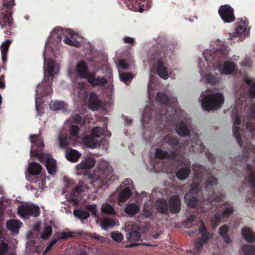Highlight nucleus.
I'll list each match as a JSON object with an SVG mask.
<instances>
[{
	"label": "nucleus",
	"mask_w": 255,
	"mask_h": 255,
	"mask_svg": "<svg viewBox=\"0 0 255 255\" xmlns=\"http://www.w3.org/2000/svg\"><path fill=\"white\" fill-rule=\"evenodd\" d=\"M202 107L204 110L209 112L220 108L224 103V97L221 93H211L206 95L202 93L200 95Z\"/></svg>",
	"instance_id": "obj_6"
},
{
	"label": "nucleus",
	"mask_w": 255,
	"mask_h": 255,
	"mask_svg": "<svg viewBox=\"0 0 255 255\" xmlns=\"http://www.w3.org/2000/svg\"><path fill=\"white\" fill-rule=\"evenodd\" d=\"M90 85L94 86L96 85H105L108 83V81H88Z\"/></svg>",
	"instance_id": "obj_61"
},
{
	"label": "nucleus",
	"mask_w": 255,
	"mask_h": 255,
	"mask_svg": "<svg viewBox=\"0 0 255 255\" xmlns=\"http://www.w3.org/2000/svg\"><path fill=\"white\" fill-rule=\"evenodd\" d=\"M172 71L166 66L163 61L158 57L153 56L150 59V78H154L157 75L163 79L166 80L170 77Z\"/></svg>",
	"instance_id": "obj_8"
},
{
	"label": "nucleus",
	"mask_w": 255,
	"mask_h": 255,
	"mask_svg": "<svg viewBox=\"0 0 255 255\" xmlns=\"http://www.w3.org/2000/svg\"><path fill=\"white\" fill-rule=\"evenodd\" d=\"M58 240H56V239H53L50 243L47 245L46 247L45 250L43 253V255H45L47 254L50 250L52 248V247L57 243Z\"/></svg>",
	"instance_id": "obj_59"
},
{
	"label": "nucleus",
	"mask_w": 255,
	"mask_h": 255,
	"mask_svg": "<svg viewBox=\"0 0 255 255\" xmlns=\"http://www.w3.org/2000/svg\"><path fill=\"white\" fill-rule=\"evenodd\" d=\"M248 94L251 98L254 99L255 98V82L251 84L248 90Z\"/></svg>",
	"instance_id": "obj_58"
},
{
	"label": "nucleus",
	"mask_w": 255,
	"mask_h": 255,
	"mask_svg": "<svg viewBox=\"0 0 255 255\" xmlns=\"http://www.w3.org/2000/svg\"><path fill=\"white\" fill-rule=\"evenodd\" d=\"M131 195V191L129 186L125 187L119 194L118 197V202L120 205L121 203L126 202L128 199L129 198Z\"/></svg>",
	"instance_id": "obj_32"
},
{
	"label": "nucleus",
	"mask_w": 255,
	"mask_h": 255,
	"mask_svg": "<svg viewBox=\"0 0 255 255\" xmlns=\"http://www.w3.org/2000/svg\"><path fill=\"white\" fill-rule=\"evenodd\" d=\"M44 63L43 68L45 76L52 78L53 76L58 74L59 71V65L54 60L51 59H46L45 52L43 53Z\"/></svg>",
	"instance_id": "obj_16"
},
{
	"label": "nucleus",
	"mask_w": 255,
	"mask_h": 255,
	"mask_svg": "<svg viewBox=\"0 0 255 255\" xmlns=\"http://www.w3.org/2000/svg\"><path fill=\"white\" fill-rule=\"evenodd\" d=\"M234 212V208L233 207H229L226 208L223 211L221 215L222 218H228L230 217Z\"/></svg>",
	"instance_id": "obj_53"
},
{
	"label": "nucleus",
	"mask_w": 255,
	"mask_h": 255,
	"mask_svg": "<svg viewBox=\"0 0 255 255\" xmlns=\"http://www.w3.org/2000/svg\"><path fill=\"white\" fill-rule=\"evenodd\" d=\"M11 41L6 40L3 42L0 46L1 59L3 63L7 61L6 55Z\"/></svg>",
	"instance_id": "obj_38"
},
{
	"label": "nucleus",
	"mask_w": 255,
	"mask_h": 255,
	"mask_svg": "<svg viewBox=\"0 0 255 255\" xmlns=\"http://www.w3.org/2000/svg\"><path fill=\"white\" fill-rule=\"evenodd\" d=\"M174 128L176 133L181 136L185 137L190 134L189 128L183 121L177 122Z\"/></svg>",
	"instance_id": "obj_22"
},
{
	"label": "nucleus",
	"mask_w": 255,
	"mask_h": 255,
	"mask_svg": "<svg viewBox=\"0 0 255 255\" xmlns=\"http://www.w3.org/2000/svg\"><path fill=\"white\" fill-rule=\"evenodd\" d=\"M217 178L210 175L207 177L205 182V185L204 186L205 190L211 192L212 195L210 199V202L211 205H214V202L222 201L225 197L221 192H218L216 193L213 190V186L217 184Z\"/></svg>",
	"instance_id": "obj_11"
},
{
	"label": "nucleus",
	"mask_w": 255,
	"mask_h": 255,
	"mask_svg": "<svg viewBox=\"0 0 255 255\" xmlns=\"http://www.w3.org/2000/svg\"><path fill=\"white\" fill-rule=\"evenodd\" d=\"M129 239L132 241H140L141 238V233L139 231H132L129 233Z\"/></svg>",
	"instance_id": "obj_49"
},
{
	"label": "nucleus",
	"mask_w": 255,
	"mask_h": 255,
	"mask_svg": "<svg viewBox=\"0 0 255 255\" xmlns=\"http://www.w3.org/2000/svg\"><path fill=\"white\" fill-rule=\"evenodd\" d=\"M155 156L156 158L160 159H172L175 160H183L184 158V151H178L176 150L163 151L160 148L156 150Z\"/></svg>",
	"instance_id": "obj_15"
},
{
	"label": "nucleus",
	"mask_w": 255,
	"mask_h": 255,
	"mask_svg": "<svg viewBox=\"0 0 255 255\" xmlns=\"http://www.w3.org/2000/svg\"><path fill=\"white\" fill-rule=\"evenodd\" d=\"M102 212L105 214L114 215L115 211L112 205L109 204L103 205L101 208Z\"/></svg>",
	"instance_id": "obj_46"
},
{
	"label": "nucleus",
	"mask_w": 255,
	"mask_h": 255,
	"mask_svg": "<svg viewBox=\"0 0 255 255\" xmlns=\"http://www.w3.org/2000/svg\"><path fill=\"white\" fill-rule=\"evenodd\" d=\"M66 107V104L65 102L62 101H54L52 106L51 109L53 111H58L60 110H63L65 109Z\"/></svg>",
	"instance_id": "obj_44"
},
{
	"label": "nucleus",
	"mask_w": 255,
	"mask_h": 255,
	"mask_svg": "<svg viewBox=\"0 0 255 255\" xmlns=\"http://www.w3.org/2000/svg\"><path fill=\"white\" fill-rule=\"evenodd\" d=\"M235 117L236 119L233 126V133L239 145L243 147L244 144L240 135L241 120L239 114L236 113Z\"/></svg>",
	"instance_id": "obj_18"
},
{
	"label": "nucleus",
	"mask_w": 255,
	"mask_h": 255,
	"mask_svg": "<svg viewBox=\"0 0 255 255\" xmlns=\"http://www.w3.org/2000/svg\"><path fill=\"white\" fill-rule=\"evenodd\" d=\"M152 213L151 211L145 209L143 210V215L145 218H149L152 216Z\"/></svg>",
	"instance_id": "obj_63"
},
{
	"label": "nucleus",
	"mask_w": 255,
	"mask_h": 255,
	"mask_svg": "<svg viewBox=\"0 0 255 255\" xmlns=\"http://www.w3.org/2000/svg\"><path fill=\"white\" fill-rule=\"evenodd\" d=\"M235 69V65L234 63L231 62L226 61L221 66L220 65L219 68V71L222 73L230 74Z\"/></svg>",
	"instance_id": "obj_33"
},
{
	"label": "nucleus",
	"mask_w": 255,
	"mask_h": 255,
	"mask_svg": "<svg viewBox=\"0 0 255 255\" xmlns=\"http://www.w3.org/2000/svg\"><path fill=\"white\" fill-rule=\"evenodd\" d=\"M79 127L76 125H72L69 128V131L72 136H78L79 135Z\"/></svg>",
	"instance_id": "obj_55"
},
{
	"label": "nucleus",
	"mask_w": 255,
	"mask_h": 255,
	"mask_svg": "<svg viewBox=\"0 0 255 255\" xmlns=\"http://www.w3.org/2000/svg\"><path fill=\"white\" fill-rule=\"evenodd\" d=\"M229 228L228 225H223L219 229V234L223 239L224 242L227 244L232 243V240L228 235Z\"/></svg>",
	"instance_id": "obj_28"
},
{
	"label": "nucleus",
	"mask_w": 255,
	"mask_h": 255,
	"mask_svg": "<svg viewBox=\"0 0 255 255\" xmlns=\"http://www.w3.org/2000/svg\"><path fill=\"white\" fill-rule=\"evenodd\" d=\"M95 163L96 160L94 158L88 157L78 164L77 168L78 169L90 170L95 166Z\"/></svg>",
	"instance_id": "obj_26"
},
{
	"label": "nucleus",
	"mask_w": 255,
	"mask_h": 255,
	"mask_svg": "<svg viewBox=\"0 0 255 255\" xmlns=\"http://www.w3.org/2000/svg\"><path fill=\"white\" fill-rule=\"evenodd\" d=\"M219 13L225 22L230 23L235 19L233 9L227 4L222 5L220 7L219 9Z\"/></svg>",
	"instance_id": "obj_17"
},
{
	"label": "nucleus",
	"mask_w": 255,
	"mask_h": 255,
	"mask_svg": "<svg viewBox=\"0 0 255 255\" xmlns=\"http://www.w3.org/2000/svg\"><path fill=\"white\" fill-rule=\"evenodd\" d=\"M52 234V228L50 226H46L43 232L41 234V238L44 240L47 239Z\"/></svg>",
	"instance_id": "obj_47"
},
{
	"label": "nucleus",
	"mask_w": 255,
	"mask_h": 255,
	"mask_svg": "<svg viewBox=\"0 0 255 255\" xmlns=\"http://www.w3.org/2000/svg\"><path fill=\"white\" fill-rule=\"evenodd\" d=\"M65 155L67 159L71 162H76L81 156V154L77 150L72 148H68L65 152Z\"/></svg>",
	"instance_id": "obj_25"
},
{
	"label": "nucleus",
	"mask_w": 255,
	"mask_h": 255,
	"mask_svg": "<svg viewBox=\"0 0 255 255\" xmlns=\"http://www.w3.org/2000/svg\"><path fill=\"white\" fill-rule=\"evenodd\" d=\"M119 73L120 80H130L134 78V75L130 73L126 72L121 73L120 71Z\"/></svg>",
	"instance_id": "obj_54"
},
{
	"label": "nucleus",
	"mask_w": 255,
	"mask_h": 255,
	"mask_svg": "<svg viewBox=\"0 0 255 255\" xmlns=\"http://www.w3.org/2000/svg\"><path fill=\"white\" fill-rule=\"evenodd\" d=\"M17 214L22 218L28 219L30 217H37L40 214L39 207L33 204L25 203L20 205Z\"/></svg>",
	"instance_id": "obj_12"
},
{
	"label": "nucleus",
	"mask_w": 255,
	"mask_h": 255,
	"mask_svg": "<svg viewBox=\"0 0 255 255\" xmlns=\"http://www.w3.org/2000/svg\"><path fill=\"white\" fill-rule=\"evenodd\" d=\"M88 211L91 213L92 216L94 218L98 217L97 214V208L96 204L89 205L87 207Z\"/></svg>",
	"instance_id": "obj_52"
},
{
	"label": "nucleus",
	"mask_w": 255,
	"mask_h": 255,
	"mask_svg": "<svg viewBox=\"0 0 255 255\" xmlns=\"http://www.w3.org/2000/svg\"><path fill=\"white\" fill-rule=\"evenodd\" d=\"M221 215L220 213L215 214L211 220L212 228L213 230L216 229L221 221Z\"/></svg>",
	"instance_id": "obj_43"
},
{
	"label": "nucleus",
	"mask_w": 255,
	"mask_h": 255,
	"mask_svg": "<svg viewBox=\"0 0 255 255\" xmlns=\"http://www.w3.org/2000/svg\"><path fill=\"white\" fill-rule=\"evenodd\" d=\"M103 129L100 127H96L93 128L91 134L95 137H100L103 133Z\"/></svg>",
	"instance_id": "obj_51"
},
{
	"label": "nucleus",
	"mask_w": 255,
	"mask_h": 255,
	"mask_svg": "<svg viewBox=\"0 0 255 255\" xmlns=\"http://www.w3.org/2000/svg\"><path fill=\"white\" fill-rule=\"evenodd\" d=\"M83 141L87 147L91 148L96 147L99 144L98 140L92 134L91 135H86L83 139Z\"/></svg>",
	"instance_id": "obj_35"
},
{
	"label": "nucleus",
	"mask_w": 255,
	"mask_h": 255,
	"mask_svg": "<svg viewBox=\"0 0 255 255\" xmlns=\"http://www.w3.org/2000/svg\"><path fill=\"white\" fill-rule=\"evenodd\" d=\"M124 41L126 43H133L134 40L131 37H125L124 38Z\"/></svg>",
	"instance_id": "obj_64"
},
{
	"label": "nucleus",
	"mask_w": 255,
	"mask_h": 255,
	"mask_svg": "<svg viewBox=\"0 0 255 255\" xmlns=\"http://www.w3.org/2000/svg\"><path fill=\"white\" fill-rule=\"evenodd\" d=\"M13 19L11 12L2 14L0 16V25L2 27H10L12 24Z\"/></svg>",
	"instance_id": "obj_29"
},
{
	"label": "nucleus",
	"mask_w": 255,
	"mask_h": 255,
	"mask_svg": "<svg viewBox=\"0 0 255 255\" xmlns=\"http://www.w3.org/2000/svg\"><path fill=\"white\" fill-rule=\"evenodd\" d=\"M248 23L247 21L239 22L235 29V32L229 34L230 39L234 42L242 41L248 35Z\"/></svg>",
	"instance_id": "obj_13"
},
{
	"label": "nucleus",
	"mask_w": 255,
	"mask_h": 255,
	"mask_svg": "<svg viewBox=\"0 0 255 255\" xmlns=\"http://www.w3.org/2000/svg\"><path fill=\"white\" fill-rule=\"evenodd\" d=\"M73 214L75 217L82 220L87 219L90 216L89 212L79 209H75Z\"/></svg>",
	"instance_id": "obj_40"
},
{
	"label": "nucleus",
	"mask_w": 255,
	"mask_h": 255,
	"mask_svg": "<svg viewBox=\"0 0 255 255\" xmlns=\"http://www.w3.org/2000/svg\"><path fill=\"white\" fill-rule=\"evenodd\" d=\"M190 137L191 138L190 141L179 143V140L177 136H173L170 134H168L164 137L163 141L172 147L171 150H176L179 152L183 150L184 154L187 146H189V150L190 151L195 153L205 151V146L199 140V136L198 134H195L193 137L190 136Z\"/></svg>",
	"instance_id": "obj_4"
},
{
	"label": "nucleus",
	"mask_w": 255,
	"mask_h": 255,
	"mask_svg": "<svg viewBox=\"0 0 255 255\" xmlns=\"http://www.w3.org/2000/svg\"><path fill=\"white\" fill-rule=\"evenodd\" d=\"M254 146L253 145H250V147L248 146L244 147L243 154L244 156L247 157H249L250 155V150H252Z\"/></svg>",
	"instance_id": "obj_62"
},
{
	"label": "nucleus",
	"mask_w": 255,
	"mask_h": 255,
	"mask_svg": "<svg viewBox=\"0 0 255 255\" xmlns=\"http://www.w3.org/2000/svg\"><path fill=\"white\" fill-rule=\"evenodd\" d=\"M117 178V176L113 174V168L109 163L103 161L99 163L92 174L91 184L95 188L105 189Z\"/></svg>",
	"instance_id": "obj_3"
},
{
	"label": "nucleus",
	"mask_w": 255,
	"mask_h": 255,
	"mask_svg": "<svg viewBox=\"0 0 255 255\" xmlns=\"http://www.w3.org/2000/svg\"><path fill=\"white\" fill-rule=\"evenodd\" d=\"M101 106V102L98 98L95 92H91L89 94L88 99V106L92 110H96L100 108Z\"/></svg>",
	"instance_id": "obj_24"
},
{
	"label": "nucleus",
	"mask_w": 255,
	"mask_h": 255,
	"mask_svg": "<svg viewBox=\"0 0 255 255\" xmlns=\"http://www.w3.org/2000/svg\"><path fill=\"white\" fill-rule=\"evenodd\" d=\"M215 51L211 49H206L203 52L205 61L198 60V68L200 74L205 77L207 80H212L213 74L212 71L215 70L216 67L213 62Z\"/></svg>",
	"instance_id": "obj_7"
},
{
	"label": "nucleus",
	"mask_w": 255,
	"mask_h": 255,
	"mask_svg": "<svg viewBox=\"0 0 255 255\" xmlns=\"http://www.w3.org/2000/svg\"><path fill=\"white\" fill-rule=\"evenodd\" d=\"M42 170L41 166L38 163L31 162L29 164L28 170L29 174L33 175L39 174Z\"/></svg>",
	"instance_id": "obj_36"
},
{
	"label": "nucleus",
	"mask_w": 255,
	"mask_h": 255,
	"mask_svg": "<svg viewBox=\"0 0 255 255\" xmlns=\"http://www.w3.org/2000/svg\"><path fill=\"white\" fill-rule=\"evenodd\" d=\"M245 255H255V246L246 245L242 247Z\"/></svg>",
	"instance_id": "obj_45"
},
{
	"label": "nucleus",
	"mask_w": 255,
	"mask_h": 255,
	"mask_svg": "<svg viewBox=\"0 0 255 255\" xmlns=\"http://www.w3.org/2000/svg\"><path fill=\"white\" fill-rule=\"evenodd\" d=\"M247 167L249 171L248 183L250 187L253 190L252 198L250 199L252 200L255 198V172L253 165L248 164Z\"/></svg>",
	"instance_id": "obj_21"
},
{
	"label": "nucleus",
	"mask_w": 255,
	"mask_h": 255,
	"mask_svg": "<svg viewBox=\"0 0 255 255\" xmlns=\"http://www.w3.org/2000/svg\"><path fill=\"white\" fill-rule=\"evenodd\" d=\"M139 210L138 206L135 203H130L127 205L125 211L128 215L133 216L136 214Z\"/></svg>",
	"instance_id": "obj_39"
},
{
	"label": "nucleus",
	"mask_w": 255,
	"mask_h": 255,
	"mask_svg": "<svg viewBox=\"0 0 255 255\" xmlns=\"http://www.w3.org/2000/svg\"><path fill=\"white\" fill-rule=\"evenodd\" d=\"M242 235L248 242L253 243L255 241V234L248 228H244L242 230Z\"/></svg>",
	"instance_id": "obj_34"
},
{
	"label": "nucleus",
	"mask_w": 255,
	"mask_h": 255,
	"mask_svg": "<svg viewBox=\"0 0 255 255\" xmlns=\"http://www.w3.org/2000/svg\"><path fill=\"white\" fill-rule=\"evenodd\" d=\"M73 122L77 124H83L85 121L82 116L78 114H75L73 117Z\"/></svg>",
	"instance_id": "obj_57"
},
{
	"label": "nucleus",
	"mask_w": 255,
	"mask_h": 255,
	"mask_svg": "<svg viewBox=\"0 0 255 255\" xmlns=\"http://www.w3.org/2000/svg\"><path fill=\"white\" fill-rule=\"evenodd\" d=\"M72 139L70 136H67L62 134L59 135V145L61 148H65L68 146L72 143Z\"/></svg>",
	"instance_id": "obj_37"
},
{
	"label": "nucleus",
	"mask_w": 255,
	"mask_h": 255,
	"mask_svg": "<svg viewBox=\"0 0 255 255\" xmlns=\"http://www.w3.org/2000/svg\"><path fill=\"white\" fill-rule=\"evenodd\" d=\"M101 224L102 228L107 230L109 228H111L115 226V222L111 218H105L102 220Z\"/></svg>",
	"instance_id": "obj_41"
},
{
	"label": "nucleus",
	"mask_w": 255,
	"mask_h": 255,
	"mask_svg": "<svg viewBox=\"0 0 255 255\" xmlns=\"http://www.w3.org/2000/svg\"><path fill=\"white\" fill-rule=\"evenodd\" d=\"M8 250V245L3 240L0 239V255H5Z\"/></svg>",
	"instance_id": "obj_50"
},
{
	"label": "nucleus",
	"mask_w": 255,
	"mask_h": 255,
	"mask_svg": "<svg viewBox=\"0 0 255 255\" xmlns=\"http://www.w3.org/2000/svg\"><path fill=\"white\" fill-rule=\"evenodd\" d=\"M30 140L32 143L30 151L31 157H37L41 163L45 164L49 174H55L57 170L56 160L51 158L50 154L42 152L44 147L43 140L39 135L32 134L30 135Z\"/></svg>",
	"instance_id": "obj_1"
},
{
	"label": "nucleus",
	"mask_w": 255,
	"mask_h": 255,
	"mask_svg": "<svg viewBox=\"0 0 255 255\" xmlns=\"http://www.w3.org/2000/svg\"><path fill=\"white\" fill-rule=\"evenodd\" d=\"M169 208L171 213L173 214L179 213L181 210V205L178 196H171L169 200Z\"/></svg>",
	"instance_id": "obj_20"
},
{
	"label": "nucleus",
	"mask_w": 255,
	"mask_h": 255,
	"mask_svg": "<svg viewBox=\"0 0 255 255\" xmlns=\"http://www.w3.org/2000/svg\"><path fill=\"white\" fill-rule=\"evenodd\" d=\"M117 66L118 67L119 69L120 68L126 69L128 67V66L126 60L124 59H120L118 61Z\"/></svg>",
	"instance_id": "obj_60"
},
{
	"label": "nucleus",
	"mask_w": 255,
	"mask_h": 255,
	"mask_svg": "<svg viewBox=\"0 0 255 255\" xmlns=\"http://www.w3.org/2000/svg\"><path fill=\"white\" fill-rule=\"evenodd\" d=\"M194 177L192 183L190 186V191L184 196L185 203L190 208H195L198 203L196 195L200 189V184L205 178V176L208 175V171L204 167L198 164L192 165Z\"/></svg>",
	"instance_id": "obj_2"
},
{
	"label": "nucleus",
	"mask_w": 255,
	"mask_h": 255,
	"mask_svg": "<svg viewBox=\"0 0 255 255\" xmlns=\"http://www.w3.org/2000/svg\"><path fill=\"white\" fill-rule=\"evenodd\" d=\"M144 3L145 2L143 1V3L139 2L138 3V4H136V3L133 4V1H132L131 4H128V9L132 11H136L138 10L139 12L141 13L143 11L144 9Z\"/></svg>",
	"instance_id": "obj_42"
},
{
	"label": "nucleus",
	"mask_w": 255,
	"mask_h": 255,
	"mask_svg": "<svg viewBox=\"0 0 255 255\" xmlns=\"http://www.w3.org/2000/svg\"><path fill=\"white\" fill-rule=\"evenodd\" d=\"M74 233L73 232H62L60 233L59 236L56 239L58 240V241L60 240L65 241L69 238L74 237Z\"/></svg>",
	"instance_id": "obj_48"
},
{
	"label": "nucleus",
	"mask_w": 255,
	"mask_h": 255,
	"mask_svg": "<svg viewBox=\"0 0 255 255\" xmlns=\"http://www.w3.org/2000/svg\"><path fill=\"white\" fill-rule=\"evenodd\" d=\"M22 225V223L15 220H9L7 221L6 226L7 229L14 233H18Z\"/></svg>",
	"instance_id": "obj_27"
},
{
	"label": "nucleus",
	"mask_w": 255,
	"mask_h": 255,
	"mask_svg": "<svg viewBox=\"0 0 255 255\" xmlns=\"http://www.w3.org/2000/svg\"><path fill=\"white\" fill-rule=\"evenodd\" d=\"M199 232L201 236L198 238L194 243V249L197 252H201L203 245L208 244L213 236L212 233L208 232L207 228L203 220L200 221Z\"/></svg>",
	"instance_id": "obj_9"
},
{
	"label": "nucleus",
	"mask_w": 255,
	"mask_h": 255,
	"mask_svg": "<svg viewBox=\"0 0 255 255\" xmlns=\"http://www.w3.org/2000/svg\"><path fill=\"white\" fill-rule=\"evenodd\" d=\"M88 189L89 186L87 184L85 185L83 181H80L71 192V200L75 204L78 203L80 195L86 189Z\"/></svg>",
	"instance_id": "obj_19"
},
{
	"label": "nucleus",
	"mask_w": 255,
	"mask_h": 255,
	"mask_svg": "<svg viewBox=\"0 0 255 255\" xmlns=\"http://www.w3.org/2000/svg\"><path fill=\"white\" fill-rule=\"evenodd\" d=\"M156 100L159 103L164 105L166 108L165 114H160V119H165L167 121H173L175 118L176 111L173 107L168 106L169 99L167 95L163 92H158L156 95Z\"/></svg>",
	"instance_id": "obj_10"
},
{
	"label": "nucleus",
	"mask_w": 255,
	"mask_h": 255,
	"mask_svg": "<svg viewBox=\"0 0 255 255\" xmlns=\"http://www.w3.org/2000/svg\"><path fill=\"white\" fill-rule=\"evenodd\" d=\"M51 81H42L37 86V92L42 96L50 95L52 93Z\"/></svg>",
	"instance_id": "obj_23"
},
{
	"label": "nucleus",
	"mask_w": 255,
	"mask_h": 255,
	"mask_svg": "<svg viewBox=\"0 0 255 255\" xmlns=\"http://www.w3.org/2000/svg\"><path fill=\"white\" fill-rule=\"evenodd\" d=\"M111 238L116 242H121L123 240L124 237L121 233L113 232L111 234Z\"/></svg>",
	"instance_id": "obj_56"
},
{
	"label": "nucleus",
	"mask_w": 255,
	"mask_h": 255,
	"mask_svg": "<svg viewBox=\"0 0 255 255\" xmlns=\"http://www.w3.org/2000/svg\"><path fill=\"white\" fill-rule=\"evenodd\" d=\"M77 37L76 33L71 29L63 30L60 28H55L51 32L48 39L45 43V48L47 49L49 44H57L61 42L62 39L65 44L78 47L80 44L77 40Z\"/></svg>",
	"instance_id": "obj_5"
},
{
	"label": "nucleus",
	"mask_w": 255,
	"mask_h": 255,
	"mask_svg": "<svg viewBox=\"0 0 255 255\" xmlns=\"http://www.w3.org/2000/svg\"><path fill=\"white\" fill-rule=\"evenodd\" d=\"M191 171L190 166L182 167L176 171V175L179 180H183L188 177Z\"/></svg>",
	"instance_id": "obj_30"
},
{
	"label": "nucleus",
	"mask_w": 255,
	"mask_h": 255,
	"mask_svg": "<svg viewBox=\"0 0 255 255\" xmlns=\"http://www.w3.org/2000/svg\"><path fill=\"white\" fill-rule=\"evenodd\" d=\"M157 210L162 214H167L168 212V205L166 200L164 199H159L156 204Z\"/></svg>",
	"instance_id": "obj_31"
},
{
	"label": "nucleus",
	"mask_w": 255,
	"mask_h": 255,
	"mask_svg": "<svg viewBox=\"0 0 255 255\" xmlns=\"http://www.w3.org/2000/svg\"><path fill=\"white\" fill-rule=\"evenodd\" d=\"M76 69L77 74L81 78L87 80H99L98 78L96 79V72L90 70L87 64L84 61H81L77 63Z\"/></svg>",
	"instance_id": "obj_14"
}]
</instances>
